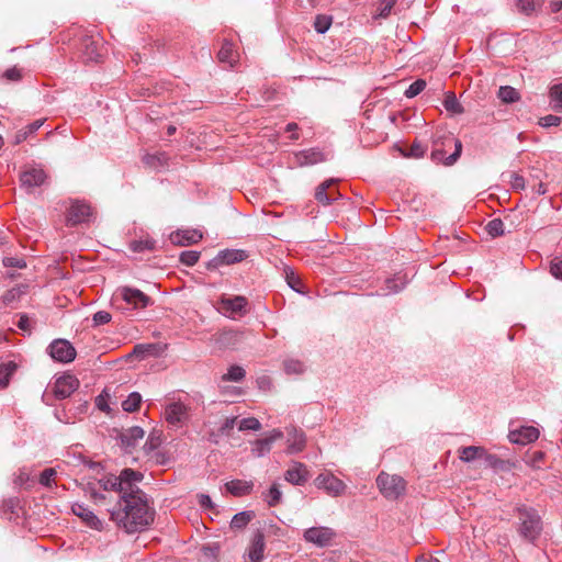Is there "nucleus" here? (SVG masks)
<instances>
[{"instance_id": "1", "label": "nucleus", "mask_w": 562, "mask_h": 562, "mask_svg": "<svg viewBox=\"0 0 562 562\" xmlns=\"http://www.w3.org/2000/svg\"><path fill=\"white\" fill-rule=\"evenodd\" d=\"M111 519L127 533L140 532L154 522L155 509L146 494L135 486L121 496L117 507L111 512Z\"/></svg>"}, {"instance_id": "2", "label": "nucleus", "mask_w": 562, "mask_h": 562, "mask_svg": "<svg viewBox=\"0 0 562 562\" xmlns=\"http://www.w3.org/2000/svg\"><path fill=\"white\" fill-rule=\"evenodd\" d=\"M431 159L446 166L453 165L461 155L462 143L451 134L436 132L432 138Z\"/></svg>"}, {"instance_id": "3", "label": "nucleus", "mask_w": 562, "mask_h": 562, "mask_svg": "<svg viewBox=\"0 0 562 562\" xmlns=\"http://www.w3.org/2000/svg\"><path fill=\"white\" fill-rule=\"evenodd\" d=\"M519 519V535L527 541L533 542L542 531V520L535 508L521 506L517 508Z\"/></svg>"}, {"instance_id": "4", "label": "nucleus", "mask_w": 562, "mask_h": 562, "mask_svg": "<svg viewBox=\"0 0 562 562\" xmlns=\"http://www.w3.org/2000/svg\"><path fill=\"white\" fill-rule=\"evenodd\" d=\"M144 475L140 472L132 469H124L119 476H108L100 480V484L105 491H119L122 496H125V492H130L136 486L137 482L143 480Z\"/></svg>"}, {"instance_id": "5", "label": "nucleus", "mask_w": 562, "mask_h": 562, "mask_svg": "<svg viewBox=\"0 0 562 562\" xmlns=\"http://www.w3.org/2000/svg\"><path fill=\"white\" fill-rule=\"evenodd\" d=\"M376 486L386 499L395 501L405 494L406 481L397 474L381 472L376 477Z\"/></svg>"}, {"instance_id": "6", "label": "nucleus", "mask_w": 562, "mask_h": 562, "mask_svg": "<svg viewBox=\"0 0 562 562\" xmlns=\"http://www.w3.org/2000/svg\"><path fill=\"white\" fill-rule=\"evenodd\" d=\"M458 453L459 459L465 463L482 461L485 468H496L499 463V459L496 456L488 453L487 450L481 446L461 447Z\"/></svg>"}, {"instance_id": "7", "label": "nucleus", "mask_w": 562, "mask_h": 562, "mask_svg": "<svg viewBox=\"0 0 562 562\" xmlns=\"http://www.w3.org/2000/svg\"><path fill=\"white\" fill-rule=\"evenodd\" d=\"M122 300L133 310L145 308L150 304V297L138 289L122 286L116 290L114 301Z\"/></svg>"}, {"instance_id": "8", "label": "nucleus", "mask_w": 562, "mask_h": 562, "mask_svg": "<svg viewBox=\"0 0 562 562\" xmlns=\"http://www.w3.org/2000/svg\"><path fill=\"white\" fill-rule=\"evenodd\" d=\"M248 300L241 295L222 296L218 301V311L231 318L244 316L247 313Z\"/></svg>"}, {"instance_id": "9", "label": "nucleus", "mask_w": 562, "mask_h": 562, "mask_svg": "<svg viewBox=\"0 0 562 562\" xmlns=\"http://www.w3.org/2000/svg\"><path fill=\"white\" fill-rule=\"evenodd\" d=\"M314 484L317 488L324 490L331 497L342 495L347 488V485L331 472L319 473L315 477Z\"/></svg>"}, {"instance_id": "10", "label": "nucleus", "mask_w": 562, "mask_h": 562, "mask_svg": "<svg viewBox=\"0 0 562 562\" xmlns=\"http://www.w3.org/2000/svg\"><path fill=\"white\" fill-rule=\"evenodd\" d=\"M50 357L63 363L71 362L76 358V349L65 339H56L48 346Z\"/></svg>"}, {"instance_id": "11", "label": "nucleus", "mask_w": 562, "mask_h": 562, "mask_svg": "<svg viewBox=\"0 0 562 562\" xmlns=\"http://www.w3.org/2000/svg\"><path fill=\"white\" fill-rule=\"evenodd\" d=\"M336 536L329 527H311L304 531V540L317 547H327Z\"/></svg>"}, {"instance_id": "12", "label": "nucleus", "mask_w": 562, "mask_h": 562, "mask_svg": "<svg viewBox=\"0 0 562 562\" xmlns=\"http://www.w3.org/2000/svg\"><path fill=\"white\" fill-rule=\"evenodd\" d=\"M78 386L79 381L75 375L65 374L55 380L52 391L56 398L64 400L69 397Z\"/></svg>"}, {"instance_id": "13", "label": "nucleus", "mask_w": 562, "mask_h": 562, "mask_svg": "<svg viewBox=\"0 0 562 562\" xmlns=\"http://www.w3.org/2000/svg\"><path fill=\"white\" fill-rule=\"evenodd\" d=\"M265 535L260 529L254 531L245 554V562H261L265 553Z\"/></svg>"}, {"instance_id": "14", "label": "nucleus", "mask_w": 562, "mask_h": 562, "mask_svg": "<svg viewBox=\"0 0 562 562\" xmlns=\"http://www.w3.org/2000/svg\"><path fill=\"white\" fill-rule=\"evenodd\" d=\"M46 179L47 175L42 168H29L20 175L21 187L29 192L34 188L42 186Z\"/></svg>"}, {"instance_id": "15", "label": "nucleus", "mask_w": 562, "mask_h": 562, "mask_svg": "<svg viewBox=\"0 0 562 562\" xmlns=\"http://www.w3.org/2000/svg\"><path fill=\"white\" fill-rule=\"evenodd\" d=\"M539 429L533 426H521L520 428L509 431L508 438L510 442L516 445H528L539 438Z\"/></svg>"}, {"instance_id": "16", "label": "nucleus", "mask_w": 562, "mask_h": 562, "mask_svg": "<svg viewBox=\"0 0 562 562\" xmlns=\"http://www.w3.org/2000/svg\"><path fill=\"white\" fill-rule=\"evenodd\" d=\"M247 258V252L243 249H224L221 250L210 265L218 267L223 265H233L240 262Z\"/></svg>"}, {"instance_id": "17", "label": "nucleus", "mask_w": 562, "mask_h": 562, "mask_svg": "<svg viewBox=\"0 0 562 562\" xmlns=\"http://www.w3.org/2000/svg\"><path fill=\"white\" fill-rule=\"evenodd\" d=\"M91 216V207L90 205L83 202H74L69 207L67 222L70 225H77L83 222L89 221Z\"/></svg>"}, {"instance_id": "18", "label": "nucleus", "mask_w": 562, "mask_h": 562, "mask_svg": "<svg viewBox=\"0 0 562 562\" xmlns=\"http://www.w3.org/2000/svg\"><path fill=\"white\" fill-rule=\"evenodd\" d=\"M165 417L170 425L178 426L188 418V407L181 402L170 403L165 409Z\"/></svg>"}, {"instance_id": "19", "label": "nucleus", "mask_w": 562, "mask_h": 562, "mask_svg": "<svg viewBox=\"0 0 562 562\" xmlns=\"http://www.w3.org/2000/svg\"><path fill=\"white\" fill-rule=\"evenodd\" d=\"M72 513L81 518V520L90 528L95 530L102 529V521L94 515L92 510L83 504L76 503L71 507Z\"/></svg>"}, {"instance_id": "20", "label": "nucleus", "mask_w": 562, "mask_h": 562, "mask_svg": "<svg viewBox=\"0 0 562 562\" xmlns=\"http://www.w3.org/2000/svg\"><path fill=\"white\" fill-rule=\"evenodd\" d=\"M144 435L145 431L138 426L127 428L120 434L121 445L126 451L131 452L138 441L144 438Z\"/></svg>"}, {"instance_id": "21", "label": "nucleus", "mask_w": 562, "mask_h": 562, "mask_svg": "<svg viewBox=\"0 0 562 562\" xmlns=\"http://www.w3.org/2000/svg\"><path fill=\"white\" fill-rule=\"evenodd\" d=\"M335 183H336L335 179H329V180L324 181L323 183H321L317 187L316 192H315V198L319 203H322L324 205H328L331 203V201L338 199L340 193L337 190L331 189V187Z\"/></svg>"}, {"instance_id": "22", "label": "nucleus", "mask_w": 562, "mask_h": 562, "mask_svg": "<svg viewBox=\"0 0 562 562\" xmlns=\"http://www.w3.org/2000/svg\"><path fill=\"white\" fill-rule=\"evenodd\" d=\"M288 453L293 454L304 450L306 446V437L302 430L296 428L288 429Z\"/></svg>"}, {"instance_id": "23", "label": "nucleus", "mask_w": 562, "mask_h": 562, "mask_svg": "<svg viewBox=\"0 0 562 562\" xmlns=\"http://www.w3.org/2000/svg\"><path fill=\"white\" fill-rule=\"evenodd\" d=\"M284 479L294 485H302L308 479V471L303 463L295 462L284 473Z\"/></svg>"}, {"instance_id": "24", "label": "nucleus", "mask_w": 562, "mask_h": 562, "mask_svg": "<svg viewBox=\"0 0 562 562\" xmlns=\"http://www.w3.org/2000/svg\"><path fill=\"white\" fill-rule=\"evenodd\" d=\"M295 160L299 166H308L324 161L325 156L321 150L311 148L296 153Z\"/></svg>"}, {"instance_id": "25", "label": "nucleus", "mask_w": 562, "mask_h": 562, "mask_svg": "<svg viewBox=\"0 0 562 562\" xmlns=\"http://www.w3.org/2000/svg\"><path fill=\"white\" fill-rule=\"evenodd\" d=\"M225 487L234 496H244L251 493L254 483L244 480H232L225 484Z\"/></svg>"}, {"instance_id": "26", "label": "nucleus", "mask_w": 562, "mask_h": 562, "mask_svg": "<svg viewBox=\"0 0 562 562\" xmlns=\"http://www.w3.org/2000/svg\"><path fill=\"white\" fill-rule=\"evenodd\" d=\"M82 55L87 61H98L101 57L99 43L92 37H85L82 40Z\"/></svg>"}, {"instance_id": "27", "label": "nucleus", "mask_w": 562, "mask_h": 562, "mask_svg": "<svg viewBox=\"0 0 562 562\" xmlns=\"http://www.w3.org/2000/svg\"><path fill=\"white\" fill-rule=\"evenodd\" d=\"M217 57L221 63H226L229 65V67H234V65L238 60V54L235 50L234 45L227 41H225L222 44V47L218 50Z\"/></svg>"}, {"instance_id": "28", "label": "nucleus", "mask_w": 562, "mask_h": 562, "mask_svg": "<svg viewBox=\"0 0 562 562\" xmlns=\"http://www.w3.org/2000/svg\"><path fill=\"white\" fill-rule=\"evenodd\" d=\"M202 237L201 232L191 229L171 235V240L173 244L190 245L200 241Z\"/></svg>"}, {"instance_id": "29", "label": "nucleus", "mask_w": 562, "mask_h": 562, "mask_svg": "<svg viewBox=\"0 0 562 562\" xmlns=\"http://www.w3.org/2000/svg\"><path fill=\"white\" fill-rule=\"evenodd\" d=\"M155 246L156 241L148 236L140 237L139 239H135L130 243V249L133 252L151 251L155 249Z\"/></svg>"}, {"instance_id": "30", "label": "nucleus", "mask_w": 562, "mask_h": 562, "mask_svg": "<svg viewBox=\"0 0 562 562\" xmlns=\"http://www.w3.org/2000/svg\"><path fill=\"white\" fill-rule=\"evenodd\" d=\"M255 517L254 512H240L236 515H234L232 521H231V528L240 530L244 529Z\"/></svg>"}, {"instance_id": "31", "label": "nucleus", "mask_w": 562, "mask_h": 562, "mask_svg": "<svg viewBox=\"0 0 562 562\" xmlns=\"http://www.w3.org/2000/svg\"><path fill=\"white\" fill-rule=\"evenodd\" d=\"M397 0H381L376 4L375 13L373 19H387L394 9Z\"/></svg>"}, {"instance_id": "32", "label": "nucleus", "mask_w": 562, "mask_h": 562, "mask_svg": "<svg viewBox=\"0 0 562 562\" xmlns=\"http://www.w3.org/2000/svg\"><path fill=\"white\" fill-rule=\"evenodd\" d=\"M445 109L451 114H462L464 112L463 106L458 101L453 92H447L443 101Z\"/></svg>"}, {"instance_id": "33", "label": "nucleus", "mask_w": 562, "mask_h": 562, "mask_svg": "<svg viewBox=\"0 0 562 562\" xmlns=\"http://www.w3.org/2000/svg\"><path fill=\"white\" fill-rule=\"evenodd\" d=\"M16 363L13 361H8L5 363L0 364V386L5 387L9 384L10 378L16 371Z\"/></svg>"}, {"instance_id": "34", "label": "nucleus", "mask_w": 562, "mask_h": 562, "mask_svg": "<svg viewBox=\"0 0 562 562\" xmlns=\"http://www.w3.org/2000/svg\"><path fill=\"white\" fill-rule=\"evenodd\" d=\"M246 375V371L240 366H232L227 370V373H225L222 376L223 381H232V382H239L241 381Z\"/></svg>"}, {"instance_id": "35", "label": "nucleus", "mask_w": 562, "mask_h": 562, "mask_svg": "<svg viewBox=\"0 0 562 562\" xmlns=\"http://www.w3.org/2000/svg\"><path fill=\"white\" fill-rule=\"evenodd\" d=\"M498 98L505 103H513L519 99V93L515 88L504 86L498 90Z\"/></svg>"}, {"instance_id": "36", "label": "nucleus", "mask_w": 562, "mask_h": 562, "mask_svg": "<svg viewBox=\"0 0 562 562\" xmlns=\"http://www.w3.org/2000/svg\"><path fill=\"white\" fill-rule=\"evenodd\" d=\"M142 403V396L137 392L131 393L125 401L122 403V407L125 412L132 413L138 409Z\"/></svg>"}, {"instance_id": "37", "label": "nucleus", "mask_w": 562, "mask_h": 562, "mask_svg": "<svg viewBox=\"0 0 562 562\" xmlns=\"http://www.w3.org/2000/svg\"><path fill=\"white\" fill-rule=\"evenodd\" d=\"M283 368L288 374H301L305 370L304 363L296 359L284 360Z\"/></svg>"}, {"instance_id": "38", "label": "nucleus", "mask_w": 562, "mask_h": 562, "mask_svg": "<svg viewBox=\"0 0 562 562\" xmlns=\"http://www.w3.org/2000/svg\"><path fill=\"white\" fill-rule=\"evenodd\" d=\"M331 23H333L331 16L325 15V14H318L315 18L314 27H315L317 33L324 34L325 32L328 31V29L330 27Z\"/></svg>"}, {"instance_id": "39", "label": "nucleus", "mask_w": 562, "mask_h": 562, "mask_svg": "<svg viewBox=\"0 0 562 562\" xmlns=\"http://www.w3.org/2000/svg\"><path fill=\"white\" fill-rule=\"evenodd\" d=\"M485 229L492 237L502 236L504 234V223L501 218H494L486 224Z\"/></svg>"}, {"instance_id": "40", "label": "nucleus", "mask_w": 562, "mask_h": 562, "mask_svg": "<svg viewBox=\"0 0 562 562\" xmlns=\"http://www.w3.org/2000/svg\"><path fill=\"white\" fill-rule=\"evenodd\" d=\"M426 87V81L423 79H417L413 83L408 86V88L405 90L404 94L406 98H414L418 95Z\"/></svg>"}, {"instance_id": "41", "label": "nucleus", "mask_w": 562, "mask_h": 562, "mask_svg": "<svg viewBox=\"0 0 562 562\" xmlns=\"http://www.w3.org/2000/svg\"><path fill=\"white\" fill-rule=\"evenodd\" d=\"M518 8L521 12L530 14L541 5V0H518Z\"/></svg>"}, {"instance_id": "42", "label": "nucleus", "mask_w": 562, "mask_h": 562, "mask_svg": "<svg viewBox=\"0 0 562 562\" xmlns=\"http://www.w3.org/2000/svg\"><path fill=\"white\" fill-rule=\"evenodd\" d=\"M261 428L260 422L255 417H247L239 422L238 429L244 430H259Z\"/></svg>"}, {"instance_id": "43", "label": "nucleus", "mask_w": 562, "mask_h": 562, "mask_svg": "<svg viewBox=\"0 0 562 562\" xmlns=\"http://www.w3.org/2000/svg\"><path fill=\"white\" fill-rule=\"evenodd\" d=\"M26 291V288L25 286H15V288H12L10 289L9 291L5 292V294L3 295V302L5 304H11L12 302H14L15 300L20 299V296L22 294H24Z\"/></svg>"}, {"instance_id": "44", "label": "nucleus", "mask_w": 562, "mask_h": 562, "mask_svg": "<svg viewBox=\"0 0 562 562\" xmlns=\"http://www.w3.org/2000/svg\"><path fill=\"white\" fill-rule=\"evenodd\" d=\"M199 258L200 252L194 250H187L180 254V261L188 267L194 266L198 262Z\"/></svg>"}, {"instance_id": "45", "label": "nucleus", "mask_w": 562, "mask_h": 562, "mask_svg": "<svg viewBox=\"0 0 562 562\" xmlns=\"http://www.w3.org/2000/svg\"><path fill=\"white\" fill-rule=\"evenodd\" d=\"M281 497L282 494L281 491L279 490V486L277 484H273L268 492L266 501L269 506L273 507L280 503Z\"/></svg>"}, {"instance_id": "46", "label": "nucleus", "mask_w": 562, "mask_h": 562, "mask_svg": "<svg viewBox=\"0 0 562 562\" xmlns=\"http://www.w3.org/2000/svg\"><path fill=\"white\" fill-rule=\"evenodd\" d=\"M551 101L555 109H562V83L555 85L550 89Z\"/></svg>"}, {"instance_id": "47", "label": "nucleus", "mask_w": 562, "mask_h": 562, "mask_svg": "<svg viewBox=\"0 0 562 562\" xmlns=\"http://www.w3.org/2000/svg\"><path fill=\"white\" fill-rule=\"evenodd\" d=\"M161 442H162L161 432L153 431V432H150V435L148 436V438L145 442V448H147L149 451H153V450L157 449L161 445Z\"/></svg>"}, {"instance_id": "48", "label": "nucleus", "mask_w": 562, "mask_h": 562, "mask_svg": "<svg viewBox=\"0 0 562 562\" xmlns=\"http://www.w3.org/2000/svg\"><path fill=\"white\" fill-rule=\"evenodd\" d=\"M271 449V439H258L256 442H255V447H254V452L258 456V457H261L263 456L265 453L269 452Z\"/></svg>"}, {"instance_id": "49", "label": "nucleus", "mask_w": 562, "mask_h": 562, "mask_svg": "<svg viewBox=\"0 0 562 562\" xmlns=\"http://www.w3.org/2000/svg\"><path fill=\"white\" fill-rule=\"evenodd\" d=\"M550 273L562 281V256L554 257L550 262Z\"/></svg>"}, {"instance_id": "50", "label": "nucleus", "mask_w": 562, "mask_h": 562, "mask_svg": "<svg viewBox=\"0 0 562 562\" xmlns=\"http://www.w3.org/2000/svg\"><path fill=\"white\" fill-rule=\"evenodd\" d=\"M55 475H56L55 469H53V468L45 469L41 473L40 483L46 487H50L54 482Z\"/></svg>"}, {"instance_id": "51", "label": "nucleus", "mask_w": 562, "mask_h": 562, "mask_svg": "<svg viewBox=\"0 0 562 562\" xmlns=\"http://www.w3.org/2000/svg\"><path fill=\"white\" fill-rule=\"evenodd\" d=\"M166 161L165 154L159 155H146L144 157V162L149 167H158L162 166Z\"/></svg>"}, {"instance_id": "52", "label": "nucleus", "mask_w": 562, "mask_h": 562, "mask_svg": "<svg viewBox=\"0 0 562 562\" xmlns=\"http://www.w3.org/2000/svg\"><path fill=\"white\" fill-rule=\"evenodd\" d=\"M112 319V316L106 311H99L94 313L92 321L94 326H100L110 323Z\"/></svg>"}, {"instance_id": "53", "label": "nucleus", "mask_w": 562, "mask_h": 562, "mask_svg": "<svg viewBox=\"0 0 562 562\" xmlns=\"http://www.w3.org/2000/svg\"><path fill=\"white\" fill-rule=\"evenodd\" d=\"M562 119L557 115H546L540 119L539 124L543 127L558 126L561 123Z\"/></svg>"}, {"instance_id": "54", "label": "nucleus", "mask_w": 562, "mask_h": 562, "mask_svg": "<svg viewBox=\"0 0 562 562\" xmlns=\"http://www.w3.org/2000/svg\"><path fill=\"white\" fill-rule=\"evenodd\" d=\"M425 153H426V147L424 145H422L420 143L415 142L411 146L409 153H407L405 155L408 157L420 158L425 155Z\"/></svg>"}, {"instance_id": "55", "label": "nucleus", "mask_w": 562, "mask_h": 562, "mask_svg": "<svg viewBox=\"0 0 562 562\" xmlns=\"http://www.w3.org/2000/svg\"><path fill=\"white\" fill-rule=\"evenodd\" d=\"M3 265L5 267H12V268H19V269H23L26 267V262L24 259L14 258V257H4Z\"/></svg>"}, {"instance_id": "56", "label": "nucleus", "mask_w": 562, "mask_h": 562, "mask_svg": "<svg viewBox=\"0 0 562 562\" xmlns=\"http://www.w3.org/2000/svg\"><path fill=\"white\" fill-rule=\"evenodd\" d=\"M510 186L514 190L519 191L525 189V179L518 173L510 175Z\"/></svg>"}, {"instance_id": "57", "label": "nucleus", "mask_w": 562, "mask_h": 562, "mask_svg": "<svg viewBox=\"0 0 562 562\" xmlns=\"http://www.w3.org/2000/svg\"><path fill=\"white\" fill-rule=\"evenodd\" d=\"M236 419H237L236 417L226 418L218 429L222 435L228 436L231 430H233V428L235 427Z\"/></svg>"}, {"instance_id": "58", "label": "nucleus", "mask_w": 562, "mask_h": 562, "mask_svg": "<svg viewBox=\"0 0 562 562\" xmlns=\"http://www.w3.org/2000/svg\"><path fill=\"white\" fill-rule=\"evenodd\" d=\"M3 77L10 81H19L22 78V75L20 69L12 67L4 71Z\"/></svg>"}, {"instance_id": "59", "label": "nucleus", "mask_w": 562, "mask_h": 562, "mask_svg": "<svg viewBox=\"0 0 562 562\" xmlns=\"http://www.w3.org/2000/svg\"><path fill=\"white\" fill-rule=\"evenodd\" d=\"M257 385L260 390L269 391L272 387V381L269 376L263 375L257 379Z\"/></svg>"}, {"instance_id": "60", "label": "nucleus", "mask_w": 562, "mask_h": 562, "mask_svg": "<svg viewBox=\"0 0 562 562\" xmlns=\"http://www.w3.org/2000/svg\"><path fill=\"white\" fill-rule=\"evenodd\" d=\"M288 284L295 291H300L297 285L300 283L299 278L295 277L293 271L286 272Z\"/></svg>"}, {"instance_id": "61", "label": "nucleus", "mask_w": 562, "mask_h": 562, "mask_svg": "<svg viewBox=\"0 0 562 562\" xmlns=\"http://www.w3.org/2000/svg\"><path fill=\"white\" fill-rule=\"evenodd\" d=\"M44 123V120H36L31 124L26 125L24 130L27 132V135L35 133Z\"/></svg>"}, {"instance_id": "62", "label": "nucleus", "mask_w": 562, "mask_h": 562, "mask_svg": "<svg viewBox=\"0 0 562 562\" xmlns=\"http://www.w3.org/2000/svg\"><path fill=\"white\" fill-rule=\"evenodd\" d=\"M385 283L390 292H398L403 288V283L397 284V279H387Z\"/></svg>"}, {"instance_id": "63", "label": "nucleus", "mask_w": 562, "mask_h": 562, "mask_svg": "<svg viewBox=\"0 0 562 562\" xmlns=\"http://www.w3.org/2000/svg\"><path fill=\"white\" fill-rule=\"evenodd\" d=\"M30 476L25 470H20L15 479V484L22 486L29 481Z\"/></svg>"}, {"instance_id": "64", "label": "nucleus", "mask_w": 562, "mask_h": 562, "mask_svg": "<svg viewBox=\"0 0 562 562\" xmlns=\"http://www.w3.org/2000/svg\"><path fill=\"white\" fill-rule=\"evenodd\" d=\"M150 348H151L150 345H136L134 347L133 353L136 356H144L145 353H147L149 351Z\"/></svg>"}]
</instances>
